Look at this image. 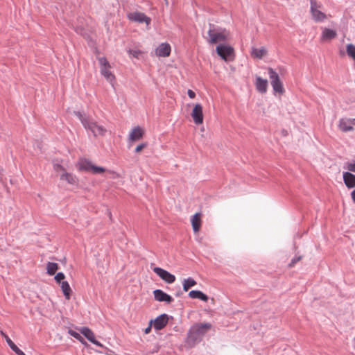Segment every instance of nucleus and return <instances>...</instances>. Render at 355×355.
Listing matches in <instances>:
<instances>
[{
    "instance_id": "1",
    "label": "nucleus",
    "mask_w": 355,
    "mask_h": 355,
    "mask_svg": "<svg viewBox=\"0 0 355 355\" xmlns=\"http://www.w3.org/2000/svg\"><path fill=\"white\" fill-rule=\"evenodd\" d=\"M209 323H198L193 325L187 333V343L190 347H193L200 342L205 334L211 329Z\"/></svg>"
},
{
    "instance_id": "2",
    "label": "nucleus",
    "mask_w": 355,
    "mask_h": 355,
    "mask_svg": "<svg viewBox=\"0 0 355 355\" xmlns=\"http://www.w3.org/2000/svg\"><path fill=\"white\" fill-rule=\"evenodd\" d=\"M75 114L81 121L84 128L87 130L91 131L94 137L104 136L105 135L107 132L106 128L98 124L93 119L82 114L80 112H77Z\"/></svg>"
},
{
    "instance_id": "3",
    "label": "nucleus",
    "mask_w": 355,
    "mask_h": 355,
    "mask_svg": "<svg viewBox=\"0 0 355 355\" xmlns=\"http://www.w3.org/2000/svg\"><path fill=\"white\" fill-rule=\"evenodd\" d=\"M208 31L209 38L207 41L210 44H216L220 42H224L227 39L228 33L225 29L216 28L212 24H209Z\"/></svg>"
},
{
    "instance_id": "4",
    "label": "nucleus",
    "mask_w": 355,
    "mask_h": 355,
    "mask_svg": "<svg viewBox=\"0 0 355 355\" xmlns=\"http://www.w3.org/2000/svg\"><path fill=\"white\" fill-rule=\"evenodd\" d=\"M76 167L80 171L91 172L93 174H100L106 171L103 167L94 165L89 159L86 158L79 159Z\"/></svg>"
},
{
    "instance_id": "5",
    "label": "nucleus",
    "mask_w": 355,
    "mask_h": 355,
    "mask_svg": "<svg viewBox=\"0 0 355 355\" xmlns=\"http://www.w3.org/2000/svg\"><path fill=\"white\" fill-rule=\"evenodd\" d=\"M322 4L315 0H310V12L315 22H321L327 19V15L321 11Z\"/></svg>"
},
{
    "instance_id": "6",
    "label": "nucleus",
    "mask_w": 355,
    "mask_h": 355,
    "mask_svg": "<svg viewBox=\"0 0 355 355\" xmlns=\"http://www.w3.org/2000/svg\"><path fill=\"white\" fill-rule=\"evenodd\" d=\"M98 62L101 67V73L103 77L110 82L112 85H113L115 80L114 75L110 71L111 66L105 57L98 58Z\"/></svg>"
},
{
    "instance_id": "7",
    "label": "nucleus",
    "mask_w": 355,
    "mask_h": 355,
    "mask_svg": "<svg viewBox=\"0 0 355 355\" xmlns=\"http://www.w3.org/2000/svg\"><path fill=\"white\" fill-rule=\"evenodd\" d=\"M268 71L274 92L283 94L284 92L283 84L277 73L271 67L268 68Z\"/></svg>"
},
{
    "instance_id": "8",
    "label": "nucleus",
    "mask_w": 355,
    "mask_h": 355,
    "mask_svg": "<svg viewBox=\"0 0 355 355\" xmlns=\"http://www.w3.org/2000/svg\"><path fill=\"white\" fill-rule=\"evenodd\" d=\"M216 52L225 61L232 60L234 58V49L230 46L218 45L216 46Z\"/></svg>"
},
{
    "instance_id": "9",
    "label": "nucleus",
    "mask_w": 355,
    "mask_h": 355,
    "mask_svg": "<svg viewBox=\"0 0 355 355\" xmlns=\"http://www.w3.org/2000/svg\"><path fill=\"white\" fill-rule=\"evenodd\" d=\"M153 270L156 273L163 281L168 284H172L175 281V277L173 274H171L167 270L155 267Z\"/></svg>"
},
{
    "instance_id": "10",
    "label": "nucleus",
    "mask_w": 355,
    "mask_h": 355,
    "mask_svg": "<svg viewBox=\"0 0 355 355\" xmlns=\"http://www.w3.org/2000/svg\"><path fill=\"white\" fill-rule=\"evenodd\" d=\"M354 125L355 126V119L342 118L339 120L338 128L344 132L353 131Z\"/></svg>"
},
{
    "instance_id": "11",
    "label": "nucleus",
    "mask_w": 355,
    "mask_h": 355,
    "mask_svg": "<svg viewBox=\"0 0 355 355\" xmlns=\"http://www.w3.org/2000/svg\"><path fill=\"white\" fill-rule=\"evenodd\" d=\"M128 19L130 21L143 23L145 22L147 25H149L151 20L150 18L147 17L144 13L140 12H134L128 14Z\"/></svg>"
},
{
    "instance_id": "12",
    "label": "nucleus",
    "mask_w": 355,
    "mask_h": 355,
    "mask_svg": "<svg viewBox=\"0 0 355 355\" xmlns=\"http://www.w3.org/2000/svg\"><path fill=\"white\" fill-rule=\"evenodd\" d=\"M194 123L197 125L201 124L203 122V113L202 107L200 104L197 103L194 105L193 109L191 114Z\"/></svg>"
},
{
    "instance_id": "13",
    "label": "nucleus",
    "mask_w": 355,
    "mask_h": 355,
    "mask_svg": "<svg viewBox=\"0 0 355 355\" xmlns=\"http://www.w3.org/2000/svg\"><path fill=\"white\" fill-rule=\"evenodd\" d=\"M168 322V315L166 313L161 314L153 320V327L156 330L164 329Z\"/></svg>"
},
{
    "instance_id": "14",
    "label": "nucleus",
    "mask_w": 355,
    "mask_h": 355,
    "mask_svg": "<svg viewBox=\"0 0 355 355\" xmlns=\"http://www.w3.org/2000/svg\"><path fill=\"white\" fill-rule=\"evenodd\" d=\"M154 298L156 301L158 302H165L168 304L173 302V297L164 293L163 291L160 289H156L153 291Z\"/></svg>"
},
{
    "instance_id": "15",
    "label": "nucleus",
    "mask_w": 355,
    "mask_h": 355,
    "mask_svg": "<svg viewBox=\"0 0 355 355\" xmlns=\"http://www.w3.org/2000/svg\"><path fill=\"white\" fill-rule=\"evenodd\" d=\"M80 333L87 338L88 340L98 347H102V344L96 338L94 332L88 327H83L80 330Z\"/></svg>"
},
{
    "instance_id": "16",
    "label": "nucleus",
    "mask_w": 355,
    "mask_h": 355,
    "mask_svg": "<svg viewBox=\"0 0 355 355\" xmlns=\"http://www.w3.org/2000/svg\"><path fill=\"white\" fill-rule=\"evenodd\" d=\"M171 46L168 43H162L155 50V54L159 57H168L171 53Z\"/></svg>"
},
{
    "instance_id": "17",
    "label": "nucleus",
    "mask_w": 355,
    "mask_h": 355,
    "mask_svg": "<svg viewBox=\"0 0 355 355\" xmlns=\"http://www.w3.org/2000/svg\"><path fill=\"white\" fill-rule=\"evenodd\" d=\"M343 181L347 188L352 189L355 187V175L350 172L343 173Z\"/></svg>"
},
{
    "instance_id": "18",
    "label": "nucleus",
    "mask_w": 355,
    "mask_h": 355,
    "mask_svg": "<svg viewBox=\"0 0 355 355\" xmlns=\"http://www.w3.org/2000/svg\"><path fill=\"white\" fill-rule=\"evenodd\" d=\"M257 89L262 94L267 92L268 89V80L263 79L261 77H257L255 83Z\"/></svg>"
},
{
    "instance_id": "19",
    "label": "nucleus",
    "mask_w": 355,
    "mask_h": 355,
    "mask_svg": "<svg viewBox=\"0 0 355 355\" xmlns=\"http://www.w3.org/2000/svg\"><path fill=\"white\" fill-rule=\"evenodd\" d=\"M60 178L61 180H65L69 184L72 185L77 184L78 182V179L75 175L70 173H67L66 171H64L60 175Z\"/></svg>"
},
{
    "instance_id": "20",
    "label": "nucleus",
    "mask_w": 355,
    "mask_h": 355,
    "mask_svg": "<svg viewBox=\"0 0 355 355\" xmlns=\"http://www.w3.org/2000/svg\"><path fill=\"white\" fill-rule=\"evenodd\" d=\"M144 130L139 126L134 128L129 135V139L137 141L142 138Z\"/></svg>"
},
{
    "instance_id": "21",
    "label": "nucleus",
    "mask_w": 355,
    "mask_h": 355,
    "mask_svg": "<svg viewBox=\"0 0 355 355\" xmlns=\"http://www.w3.org/2000/svg\"><path fill=\"white\" fill-rule=\"evenodd\" d=\"M191 222L193 232L195 233L198 232L201 227L200 214L196 213L194 214L191 219Z\"/></svg>"
},
{
    "instance_id": "22",
    "label": "nucleus",
    "mask_w": 355,
    "mask_h": 355,
    "mask_svg": "<svg viewBox=\"0 0 355 355\" xmlns=\"http://www.w3.org/2000/svg\"><path fill=\"white\" fill-rule=\"evenodd\" d=\"M336 35H337V33L335 31L327 28H324L322 29V33L321 35V40L322 41L330 40L335 38L336 37Z\"/></svg>"
},
{
    "instance_id": "23",
    "label": "nucleus",
    "mask_w": 355,
    "mask_h": 355,
    "mask_svg": "<svg viewBox=\"0 0 355 355\" xmlns=\"http://www.w3.org/2000/svg\"><path fill=\"white\" fill-rule=\"evenodd\" d=\"M189 297L192 299H200L204 302L208 300V297L200 291H191L189 293Z\"/></svg>"
},
{
    "instance_id": "24",
    "label": "nucleus",
    "mask_w": 355,
    "mask_h": 355,
    "mask_svg": "<svg viewBox=\"0 0 355 355\" xmlns=\"http://www.w3.org/2000/svg\"><path fill=\"white\" fill-rule=\"evenodd\" d=\"M267 54V50L265 47H261L260 49L252 48L251 55L252 57L261 59L263 56Z\"/></svg>"
},
{
    "instance_id": "25",
    "label": "nucleus",
    "mask_w": 355,
    "mask_h": 355,
    "mask_svg": "<svg viewBox=\"0 0 355 355\" xmlns=\"http://www.w3.org/2000/svg\"><path fill=\"white\" fill-rule=\"evenodd\" d=\"M60 284L65 298L67 300H69L71 297V289L69 283L66 281H62Z\"/></svg>"
},
{
    "instance_id": "26",
    "label": "nucleus",
    "mask_w": 355,
    "mask_h": 355,
    "mask_svg": "<svg viewBox=\"0 0 355 355\" xmlns=\"http://www.w3.org/2000/svg\"><path fill=\"white\" fill-rule=\"evenodd\" d=\"M196 284L197 282L193 278L189 277L183 281V290L187 291L191 287L196 286Z\"/></svg>"
},
{
    "instance_id": "27",
    "label": "nucleus",
    "mask_w": 355,
    "mask_h": 355,
    "mask_svg": "<svg viewBox=\"0 0 355 355\" xmlns=\"http://www.w3.org/2000/svg\"><path fill=\"white\" fill-rule=\"evenodd\" d=\"M58 269V265L54 262H48L46 265V272L49 275H53Z\"/></svg>"
},
{
    "instance_id": "28",
    "label": "nucleus",
    "mask_w": 355,
    "mask_h": 355,
    "mask_svg": "<svg viewBox=\"0 0 355 355\" xmlns=\"http://www.w3.org/2000/svg\"><path fill=\"white\" fill-rule=\"evenodd\" d=\"M8 346L15 352L17 355H26L12 341V340H8Z\"/></svg>"
},
{
    "instance_id": "29",
    "label": "nucleus",
    "mask_w": 355,
    "mask_h": 355,
    "mask_svg": "<svg viewBox=\"0 0 355 355\" xmlns=\"http://www.w3.org/2000/svg\"><path fill=\"white\" fill-rule=\"evenodd\" d=\"M65 278V276L64 275L63 272H58L55 275V280L56 281L57 283H58L59 284L60 283H62V282L64 280V279Z\"/></svg>"
},
{
    "instance_id": "30",
    "label": "nucleus",
    "mask_w": 355,
    "mask_h": 355,
    "mask_svg": "<svg viewBox=\"0 0 355 355\" xmlns=\"http://www.w3.org/2000/svg\"><path fill=\"white\" fill-rule=\"evenodd\" d=\"M302 259V257L301 256H298V257H295L294 258L292 259V260L291 261V262L289 263L288 264V267L289 268H292L293 267L298 261H300V260Z\"/></svg>"
},
{
    "instance_id": "31",
    "label": "nucleus",
    "mask_w": 355,
    "mask_h": 355,
    "mask_svg": "<svg viewBox=\"0 0 355 355\" xmlns=\"http://www.w3.org/2000/svg\"><path fill=\"white\" fill-rule=\"evenodd\" d=\"M130 55H132L133 57L138 58L139 55L141 54V51L140 50L136 49H130L128 51Z\"/></svg>"
},
{
    "instance_id": "32",
    "label": "nucleus",
    "mask_w": 355,
    "mask_h": 355,
    "mask_svg": "<svg viewBox=\"0 0 355 355\" xmlns=\"http://www.w3.org/2000/svg\"><path fill=\"white\" fill-rule=\"evenodd\" d=\"M53 169L55 170V171L59 173V172H62L64 173L65 171V169L64 168V167L60 164H58V163H55L53 164Z\"/></svg>"
},
{
    "instance_id": "33",
    "label": "nucleus",
    "mask_w": 355,
    "mask_h": 355,
    "mask_svg": "<svg viewBox=\"0 0 355 355\" xmlns=\"http://www.w3.org/2000/svg\"><path fill=\"white\" fill-rule=\"evenodd\" d=\"M347 168L349 171L355 172V159L352 162L347 164Z\"/></svg>"
},
{
    "instance_id": "34",
    "label": "nucleus",
    "mask_w": 355,
    "mask_h": 355,
    "mask_svg": "<svg viewBox=\"0 0 355 355\" xmlns=\"http://www.w3.org/2000/svg\"><path fill=\"white\" fill-rule=\"evenodd\" d=\"M146 146V144L143 143L139 145H138L135 148L136 153H139L142 149H144Z\"/></svg>"
},
{
    "instance_id": "35",
    "label": "nucleus",
    "mask_w": 355,
    "mask_h": 355,
    "mask_svg": "<svg viewBox=\"0 0 355 355\" xmlns=\"http://www.w3.org/2000/svg\"><path fill=\"white\" fill-rule=\"evenodd\" d=\"M152 324H153V320H150L149 322V325L144 329V333L146 334H148L150 332L151 329H152Z\"/></svg>"
},
{
    "instance_id": "36",
    "label": "nucleus",
    "mask_w": 355,
    "mask_h": 355,
    "mask_svg": "<svg viewBox=\"0 0 355 355\" xmlns=\"http://www.w3.org/2000/svg\"><path fill=\"white\" fill-rule=\"evenodd\" d=\"M69 333L70 334L74 337L75 338H77V339H80L81 338V336H80V334L76 331H69Z\"/></svg>"
},
{
    "instance_id": "37",
    "label": "nucleus",
    "mask_w": 355,
    "mask_h": 355,
    "mask_svg": "<svg viewBox=\"0 0 355 355\" xmlns=\"http://www.w3.org/2000/svg\"><path fill=\"white\" fill-rule=\"evenodd\" d=\"M188 96L191 98H194L196 97V94L191 89H189L187 92Z\"/></svg>"
},
{
    "instance_id": "38",
    "label": "nucleus",
    "mask_w": 355,
    "mask_h": 355,
    "mask_svg": "<svg viewBox=\"0 0 355 355\" xmlns=\"http://www.w3.org/2000/svg\"><path fill=\"white\" fill-rule=\"evenodd\" d=\"M0 334L4 338V339L6 340L7 343H8V340H11L9 338V336L6 334H5L3 331H0Z\"/></svg>"
},
{
    "instance_id": "39",
    "label": "nucleus",
    "mask_w": 355,
    "mask_h": 355,
    "mask_svg": "<svg viewBox=\"0 0 355 355\" xmlns=\"http://www.w3.org/2000/svg\"><path fill=\"white\" fill-rule=\"evenodd\" d=\"M351 196L353 202L355 203V189L351 193Z\"/></svg>"
}]
</instances>
